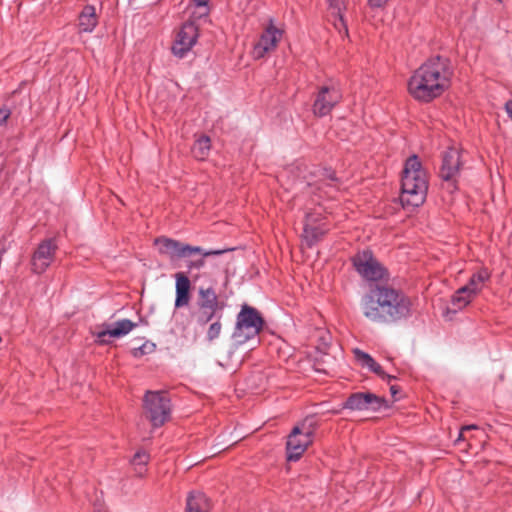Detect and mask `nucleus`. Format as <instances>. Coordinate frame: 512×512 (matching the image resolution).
Listing matches in <instances>:
<instances>
[{
    "mask_svg": "<svg viewBox=\"0 0 512 512\" xmlns=\"http://www.w3.org/2000/svg\"><path fill=\"white\" fill-rule=\"evenodd\" d=\"M210 142L211 141L208 136L203 135L198 138L192 147L193 156L198 160L206 159L211 149Z\"/></svg>",
    "mask_w": 512,
    "mask_h": 512,
    "instance_id": "nucleus-23",
    "label": "nucleus"
},
{
    "mask_svg": "<svg viewBox=\"0 0 512 512\" xmlns=\"http://www.w3.org/2000/svg\"><path fill=\"white\" fill-rule=\"evenodd\" d=\"M11 112L8 108H0V126H2L10 117Z\"/></svg>",
    "mask_w": 512,
    "mask_h": 512,
    "instance_id": "nucleus-35",
    "label": "nucleus"
},
{
    "mask_svg": "<svg viewBox=\"0 0 512 512\" xmlns=\"http://www.w3.org/2000/svg\"><path fill=\"white\" fill-rule=\"evenodd\" d=\"M369 370L373 373H375L376 375H378L379 377H381L383 380H387L388 382H390L392 379H395L394 376H391L389 374H387L383 368L381 367L380 364H378L376 361H374V364L371 365V367L369 368Z\"/></svg>",
    "mask_w": 512,
    "mask_h": 512,
    "instance_id": "nucleus-32",
    "label": "nucleus"
},
{
    "mask_svg": "<svg viewBox=\"0 0 512 512\" xmlns=\"http://www.w3.org/2000/svg\"><path fill=\"white\" fill-rule=\"evenodd\" d=\"M102 330L94 331L92 334L96 338V342L101 345H107L112 342L113 338H121L129 334L137 323L129 319H121L113 324H103Z\"/></svg>",
    "mask_w": 512,
    "mask_h": 512,
    "instance_id": "nucleus-12",
    "label": "nucleus"
},
{
    "mask_svg": "<svg viewBox=\"0 0 512 512\" xmlns=\"http://www.w3.org/2000/svg\"><path fill=\"white\" fill-rule=\"evenodd\" d=\"M385 406V400L376 396L373 393H362L357 392L351 394L345 403L343 404V408L350 410H380Z\"/></svg>",
    "mask_w": 512,
    "mask_h": 512,
    "instance_id": "nucleus-14",
    "label": "nucleus"
},
{
    "mask_svg": "<svg viewBox=\"0 0 512 512\" xmlns=\"http://www.w3.org/2000/svg\"><path fill=\"white\" fill-rule=\"evenodd\" d=\"M316 422L313 418H306L293 427L286 441V459L290 462L298 461L307 448L313 443Z\"/></svg>",
    "mask_w": 512,
    "mask_h": 512,
    "instance_id": "nucleus-4",
    "label": "nucleus"
},
{
    "mask_svg": "<svg viewBox=\"0 0 512 512\" xmlns=\"http://www.w3.org/2000/svg\"><path fill=\"white\" fill-rule=\"evenodd\" d=\"M210 500L202 492H191L187 497L186 512H209Z\"/></svg>",
    "mask_w": 512,
    "mask_h": 512,
    "instance_id": "nucleus-19",
    "label": "nucleus"
},
{
    "mask_svg": "<svg viewBox=\"0 0 512 512\" xmlns=\"http://www.w3.org/2000/svg\"><path fill=\"white\" fill-rule=\"evenodd\" d=\"M194 248H198L200 250V252H194V256L195 255H203L206 258L210 257V256L222 255L223 253H225L227 251H230V249H209V250H206V249H204V248H202L200 246H194Z\"/></svg>",
    "mask_w": 512,
    "mask_h": 512,
    "instance_id": "nucleus-31",
    "label": "nucleus"
},
{
    "mask_svg": "<svg viewBox=\"0 0 512 512\" xmlns=\"http://www.w3.org/2000/svg\"><path fill=\"white\" fill-rule=\"evenodd\" d=\"M326 231V229L321 227L305 225L303 233L308 246L311 247L320 241Z\"/></svg>",
    "mask_w": 512,
    "mask_h": 512,
    "instance_id": "nucleus-26",
    "label": "nucleus"
},
{
    "mask_svg": "<svg viewBox=\"0 0 512 512\" xmlns=\"http://www.w3.org/2000/svg\"><path fill=\"white\" fill-rule=\"evenodd\" d=\"M198 38V29L192 22L182 25L177 33L176 39L172 46L173 54L178 58H183L195 45Z\"/></svg>",
    "mask_w": 512,
    "mask_h": 512,
    "instance_id": "nucleus-13",
    "label": "nucleus"
},
{
    "mask_svg": "<svg viewBox=\"0 0 512 512\" xmlns=\"http://www.w3.org/2000/svg\"><path fill=\"white\" fill-rule=\"evenodd\" d=\"M263 326L264 319L259 311L248 304H244L237 314L232 338L237 344L242 345L256 338Z\"/></svg>",
    "mask_w": 512,
    "mask_h": 512,
    "instance_id": "nucleus-5",
    "label": "nucleus"
},
{
    "mask_svg": "<svg viewBox=\"0 0 512 512\" xmlns=\"http://www.w3.org/2000/svg\"><path fill=\"white\" fill-rule=\"evenodd\" d=\"M353 353H354V357H355L356 361L362 367L369 369L371 367V365L374 364L375 360L368 353H366L358 348H355L353 350Z\"/></svg>",
    "mask_w": 512,
    "mask_h": 512,
    "instance_id": "nucleus-29",
    "label": "nucleus"
},
{
    "mask_svg": "<svg viewBox=\"0 0 512 512\" xmlns=\"http://www.w3.org/2000/svg\"><path fill=\"white\" fill-rule=\"evenodd\" d=\"M478 427L474 424H471V425H466V426H463L462 427V431H468V430H472V429H477Z\"/></svg>",
    "mask_w": 512,
    "mask_h": 512,
    "instance_id": "nucleus-38",
    "label": "nucleus"
},
{
    "mask_svg": "<svg viewBox=\"0 0 512 512\" xmlns=\"http://www.w3.org/2000/svg\"><path fill=\"white\" fill-rule=\"evenodd\" d=\"M352 263L358 274L366 281L377 282L387 277L386 269L370 250L358 252L352 258Z\"/></svg>",
    "mask_w": 512,
    "mask_h": 512,
    "instance_id": "nucleus-8",
    "label": "nucleus"
},
{
    "mask_svg": "<svg viewBox=\"0 0 512 512\" xmlns=\"http://www.w3.org/2000/svg\"><path fill=\"white\" fill-rule=\"evenodd\" d=\"M475 297L463 286L455 291L451 298V304L456 310H462L468 306Z\"/></svg>",
    "mask_w": 512,
    "mask_h": 512,
    "instance_id": "nucleus-24",
    "label": "nucleus"
},
{
    "mask_svg": "<svg viewBox=\"0 0 512 512\" xmlns=\"http://www.w3.org/2000/svg\"><path fill=\"white\" fill-rule=\"evenodd\" d=\"M464 432H465V431H462V429L460 430V432H459V436H458V438H457V440H456V441H460V440L464 439V438H463V433H464Z\"/></svg>",
    "mask_w": 512,
    "mask_h": 512,
    "instance_id": "nucleus-39",
    "label": "nucleus"
},
{
    "mask_svg": "<svg viewBox=\"0 0 512 512\" xmlns=\"http://www.w3.org/2000/svg\"><path fill=\"white\" fill-rule=\"evenodd\" d=\"M428 180L425 170L416 155L410 156L403 170L400 201L408 210L421 206L426 199Z\"/></svg>",
    "mask_w": 512,
    "mask_h": 512,
    "instance_id": "nucleus-3",
    "label": "nucleus"
},
{
    "mask_svg": "<svg viewBox=\"0 0 512 512\" xmlns=\"http://www.w3.org/2000/svg\"><path fill=\"white\" fill-rule=\"evenodd\" d=\"M154 244L158 247L159 254L168 257L171 261L193 257L194 252H200L190 244L164 236L156 238Z\"/></svg>",
    "mask_w": 512,
    "mask_h": 512,
    "instance_id": "nucleus-9",
    "label": "nucleus"
},
{
    "mask_svg": "<svg viewBox=\"0 0 512 512\" xmlns=\"http://www.w3.org/2000/svg\"><path fill=\"white\" fill-rule=\"evenodd\" d=\"M329 9L331 15L334 16V26L341 33L342 31L348 36V27L344 20L343 9L344 5L341 0H329Z\"/></svg>",
    "mask_w": 512,
    "mask_h": 512,
    "instance_id": "nucleus-22",
    "label": "nucleus"
},
{
    "mask_svg": "<svg viewBox=\"0 0 512 512\" xmlns=\"http://www.w3.org/2000/svg\"><path fill=\"white\" fill-rule=\"evenodd\" d=\"M194 5L199 8L200 16H207L209 14L208 2L209 0H192Z\"/></svg>",
    "mask_w": 512,
    "mask_h": 512,
    "instance_id": "nucleus-33",
    "label": "nucleus"
},
{
    "mask_svg": "<svg viewBox=\"0 0 512 512\" xmlns=\"http://www.w3.org/2000/svg\"><path fill=\"white\" fill-rule=\"evenodd\" d=\"M343 98L340 84L329 80L319 88L313 103V112L318 117L328 115Z\"/></svg>",
    "mask_w": 512,
    "mask_h": 512,
    "instance_id": "nucleus-7",
    "label": "nucleus"
},
{
    "mask_svg": "<svg viewBox=\"0 0 512 512\" xmlns=\"http://www.w3.org/2000/svg\"><path fill=\"white\" fill-rule=\"evenodd\" d=\"M155 350V344L151 342H145L139 347L132 349L131 353L135 358H140L146 354H150Z\"/></svg>",
    "mask_w": 512,
    "mask_h": 512,
    "instance_id": "nucleus-30",
    "label": "nucleus"
},
{
    "mask_svg": "<svg viewBox=\"0 0 512 512\" xmlns=\"http://www.w3.org/2000/svg\"><path fill=\"white\" fill-rule=\"evenodd\" d=\"M145 417L154 428L163 426L171 416V400L165 391H146L143 397Z\"/></svg>",
    "mask_w": 512,
    "mask_h": 512,
    "instance_id": "nucleus-6",
    "label": "nucleus"
},
{
    "mask_svg": "<svg viewBox=\"0 0 512 512\" xmlns=\"http://www.w3.org/2000/svg\"><path fill=\"white\" fill-rule=\"evenodd\" d=\"M460 152L449 148L443 153L439 175L444 181H454L460 170Z\"/></svg>",
    "mask_w": 512,
    "mask_h": 512,
    "instance_id": "nucleus-15",
    "label": "nucleus"
},
{
    "mask_svg": "<svg viewBox=\"0 0 512 512\" xmlns=\"http://www.w3.org/2000/svg\"><path fill=\"white\" fill-rule=\"evenodd\" d=\"M196 305H207L220 308H224L225 306L224 303L219 301L217 293L212 285L209 287H199Z\"/></svg>",
    "mask_w": 512,
    "mask_h": 512,
    "instance_id": "nucleus-21",
    "label": "nucleus"
},
{
    "mask_svg": "<svg viewBox=\"0 0 512 512\" xmlns=\"http://www.w3.org/2000/svg\"><path fill=\"white\" fill-rule=\"evenodd\" d=\"M453 75L449 58L432 56L412 73L407 84L408 92L415 100L429 103L450 87Z\"/></svg>",
    "mask_w": 512,
    "mask_h": 512,
    "instance_id": "nucleus-2",
    "label": "nucleus"
},
{
    "mask_svg": "<svg viewBox=\"0 0 512 512\" xmlns=\"http://www.w3.org/2000/svg\"><path fill=\"white\" fill-rule=\"evenodd\" d=\"M363 316L371 323L394 325L412 316L411 299L388 284H375L360 300Z\"/></svg>",
    "mask_w": 512,
    "mask_h": 512,
    "instance_id": "nucleus-1",
    "label": "nucleus"
},
{
    "mask_svg": "<svg viewBox=\"0 0 512 512\" xmlns=\"http://www.w3.org/2000/svg\"><path fill=\"white\" fill-rule=\"evenodd\" d=\"M491 274L487 268H481L477 272L473 273L466 285L463 287L466 288L468 293L470 292L474 297H476L484 288L485 283L490 279Z\"/></svg>",
    "mask_w": 512,
    "mask_h": 512,
    "instance_id": "nucleus-18",
    "label": "nucleus"
},
{
    "mask_svg": "<svg viewBox=\"0 0 512 512\" xmlns=\"http://www.w3.org/2000/svg\"><path fill=\"white\" fill-rule=\"evenodd\" d=\"M505 111L508 114L509 118L512 120V100H508L505 103Z\"/></svg>",
    "mask_w": 512,
    "mask_h": 512,
    "instance_id": "nucleus-36",
    "label": "nucleus"
},
{
    "mask_svg": "<svg viewBox=\"0 0 512 512\" xmlns=\"http://www.w3.org/2000/svg\"><path fill=\"white\" fill-rule=\"evenodd\" d=\"M149 461V455L145 451H138L131 460V464L138 476H143L146 471V465Z\"/></svg>",
    "mask_w": 512,
    "mask_h": 512,
    "instance_id": "nucleus-27",
    "label": "nucleus"
},
{
    "mask_svg": "<svg viewBox=\"0 0 512 512\" xmlns=\"http://www.w3.org/2000/svg\"><path fill=\"white\" fill-rule=\"evenodd\" d=\"M198 257L196 258H192V257H189V258H186V268H187V273L191 275L192 277V280L194 282H196L201 276L202 274H199V273H194L195 271H200L201 269L204 268L205 264H206V257L203 256V255H197ZM206 273H203V275H205Z\"/></svg>",
    "mask_w": 512,
    "mask_h": 512,
    "instance_id": "nucleus-25",
    "label": "nucleus"
},
{
    "mask_svg": "<svg viewBox=\"0 0 512 512\" xmlns=\"http://www.w3.org/2000/svg\"><path fill=\"white\" fill-rule=\"evenodd\" d=\"M389 0H368V5L372 9L384 8Z\"/></svg>",
    "mask_w": 512,
    "mask_h": 512,
    "instance_id": "nucleus-34",
    "label": "nucleus"
},
{
    "mask_svg": "<svg viewBox=\"0 0 512 512\" xmlns=\"http://www.w3.org/2000/svg\"><path fill=\"white\" fill-rule=\"evenodd\" d=\"M330 179L334 181L336 178L334 177V175H330Z\"/></svg>",
    "mask_w": 512,
    "mask_h": 512,
    "instance_id": "nucleus-40",
    "label": "nucleus"
},
{
    "mask_svg": "<svg viewBox=\"0 0 512 512\" xmlns=\"http://www.w3.org/2000/svg\"><path fill=\"white\" fill-rule=\"evenodd\" d=\"M390 392L392 396L395 397V395L399 392V387L396 385L390 386Z\"/></svg>",
    "mask_w": 512,
    "mask_h": 512,
    "instance_id": "nucleus-37",
    "label": "nucleus"
},
{
    "mask_svg": "<svg viewBox=\"0 0 512 512\" xmlns=\"http://www.w3.org/2000/svg\"><path fill=\"white\" fill-rule=\"evenodd\" d=\"M98 24V16L93 5H86L79 15V29L81 32L90 33Z\"/></svg>",
    "mask_w": 512,
    "mask_h": 512,
    "instance_id": "nucleus-20",
    "label": "nucleus"
},
{
    "mask_svg": "<svg viewBox=\"0 0 512 512\" xmlns=\"http://www.w3.org/2000/svg\"><path fill=\"white\" fill-rule=\"evenodd\" d=\"M283 34L284 31L277 28L274 25L273 19H270L259 40L253 46V57L255 59H261L265 57L266 54L274 51L282 39Z\"/></svg>",
    "mask_w": 512,
    "mask_h": 512,
    "instance_id": "nucleus-11",
    "label": "nucleus"
},
{
    "mask_svg": "<svg viewBox=\"0 0 512 512\" xmlns=\"http://www.w3.org/2000/svg\"><path fill=\"white\" fill-rule=\"evenodd\" d=\"M221 315H219L214 322H212L206 332V339L208 342H213L216 340L221 333L222 323H221Z\"/></svg>",
    "mask_w": 512,
    "mask_h": 512,
    "instance_id": "nucleus-28",
    "label": "nucleus"
},
{
    "mask_svg": "<svg viewBox=\"0 0 512 512\" xmlns=\"http://www.w3.org/2000/svg\"><path fill=\"white\" fill-rule=\"evenodd\" d=\"M196 307L197 309L191 314V316L200 327L205 326L219 315L222 316V311L224 309L207 305H196Z\"/></svg>",
    "mask_w": 512,
    "mask_h": 512,
    "instance_id": "nucleus-17",
    "label": "nucleus"
},
{
    "mask_svg": "<svg viewBox=\"0 0 512 512\" xmlns=\"http://www.w3.org/2000/svg\"><path fill=\"white\" fill-rule=\"evenodd\" d=\"M176 279V298L175 307L180 308L187 306L190 302V287L191 282L189 277L184 272H178L175 275Z\"/></svg>",
    "mask_w": 512,
    "mask_h": 512,
    "instance_id": "nucleus-16",
    "label": "nucleus"
},
{
    "mask_svg": "<svg viewBox=\"0 0 512 512\" xmlns=\"http://www.w3.org/2000/svg\"><path fill=\"white\" fill-rule=\"evenodd\" d=\"M58 245L54 238L42 240L31 257V271L35 274L44 273L55 259Z\"/></svg>",
    "mask_w": 512,
    "mask_h": 512,
    "instance_id": "nucleus-10",
    "label": "nucleus"
}]
</instances>
